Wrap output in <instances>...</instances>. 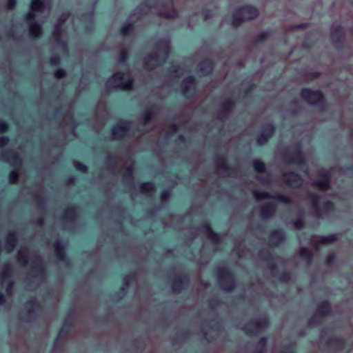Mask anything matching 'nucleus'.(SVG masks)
Wrapping results in <instances>:
<instances>
[{"mask_svg": "<svg viewBox=\"0 0 353 353\" xmlns=\"http://www.w3.org/2000/svg\"><path fill=\"white\" fill-rule=\"evenodd\" d=\"M54 247L57 258L60 261L63 260L65 258V252L61 242L59 240H56L54 243Z\"/></svg>", "mask_w": 353, "mask_h": 353, "instance_id": "b1692460", "label": "nucleus"}, {"mask_svg": "<svg viewBox=\"0 0 353 353\" xmlns=\"http://www.w3.org/2000/svg\"><path fill=\"white\" fill-rule=\"evenodd\" d=\"M282 353H294V352L290 350L286 352H282Z\"/></svg>", "mask_w": 353, "mask_h": 353, "instance_id": "0e129e2a", "label": "nucleus"}, {"mask_svg": "<svg viewBox=\"0 0 353 353\" xmlns=\"http://www.w3.org/2000/svg\"><path fill=\"white\" fill-rule=\"evenodd\" d=\"M299 254L301 256L306 259L308 261V262L310 261V259L312 256V253L306 248H301Z\"/></svg>", "mask_w": 353, "mask_h": 353, "instance_id": "473e14b6", "label": "nucleus"}, {"mask_svg": "<svg viewBox=\"0 0 353 353\" xmlns=\"http://www.w3.org/2000/svg\"><path fill=\"white\" fill-rule=\"evenodd\" d=\"M283 239L284 232L282 230H274L270 234L269 243L272 246H277Z\"/></svg>", "mask_w": 353, "mask_h": 353, "instance_id": "f3484780", "label": "nucleus"}, {"mask_svg": "<svg viewBox=\"0 0 353 353\" xmlns=\"http://www.w3.org/2000/svg\"><path fill=\"white\" fill-rule=\"evenodd\" d=\"M18 179V173L15 170H12L9 174V182L11 183H15Z\"/></svg>", "mask_w": 353, "mask_h": 353, "instance_id": "e433bc0d", "label": "nucleus"}, {"mask_svg": "<svg viewBox=\"0 0 353 353\" xmlns=\"http://www.w3.org/2000/svg\"><path fill=\"white\" fill-rule=\"evenodd\" d=\"M51 65H57L60 63V59L58 57H52L50 60Z\"/></svg>", "mask_w": 353, "mask_h": 353, "instance_id": "a18cd8bd", "label": "nucleus"}, {"mask_svg": "<svg viewBox=\"0 0 353 353\" xmlns=\"http://www.w3.org/2000/svg\"><path fill=\"white\" fill-rule=\"evenodd\" d=\"M274 132V126L272 124L265 125L261 131L257 139L259 145H264Z\"/></svg>", "mask_w": 353, "mask_h": 353, "instance_id": "f8f14e48", "label": "nucleus"}, {"mask_svg": "<svg viewBox=\"0 0 353 353\" xmlns=\"http://www.w3.org/2000/svg\"><path fill=\"white\" fill-rule=\"evenodd\" d=\"M170 192L168 190H164L161 194V199L162 201H165L170 196Z\"/></svg>", "mask_w": 353, "mask_h": 353, "instance_id": "79ce46f5", "label": "nucleus"}, {"mask_svg": "<svg viewBox=\"0 0 353 353\" xmlns=\"http://www.w3.org/2000/svg\"><path fill=\"white\" fill-rule=\"evenodd\" d=\"M8 128V125L6 122H5V121L0 122V133L6 132Z\"/></svg>", "mask_w": 353, "mask_h": 353, "instance_id": "ea45409f", "label": "nucleus"}, {"mask_svg": "<svg viewBox=\"0 0 353 353\" xmlns=\"http://www.w3.org/2000/svg\"><path fill=\"white\" fill-rule=\"evenodd\" d=\"M213 68V64L211 61L205 60L201 62L199 65V70L201 74H207L210 73Z\"/></svg>", "mask_w": 353, "mask_h": 353, "instance_id": "5701e85b", "label": "nucleus"}, {"mask_svg": "<svg viewBox=\"0 0 353 353\" xmlns=\"http://www.w3.org/2000/svg\"><path fill=\"white\" fill-rule=\"evenodd\" d=\"M352 1V3H353V0H351Z\"/></svg>", "mask_w": 353, "mask_h": 353, "instance_id": "338daca9", "label": "nucleus"}, {"mask_svg": "<svg viewBox=\"0 0 353 353\" xmlns=\"http://www.w3.org/2000/svg\"><path fill=\"white\" fill-rule=\"evenodd\" d=\"M9 139L6 137H0V148H2L8 144Z\"/></svg>", "mask_w": 353, "mask_h": 353, "instance_id": "37998d69", "label": "nucleus"}, {"mask_svg": "<svg viewBox=\"0 0 353 353\" xmlns=\"http://www.w3.org/2000/svg\"><path fill=\"white\" fill-rule=\"evenodd\" d=\"M216 172L219 174L222 175L223 176H228L230 175L229 171L228 170L227 163L225 159H218L216 162Z\"/></svg>", "mask_w": 353, "mask_h": 353, "instance_id": "6ab92c4d", "label": "nucleus"}, {"mask_svg": "<svg viewBox=\"0 0 353 353\" xmlns=\"http://www.w3.org/2000/svg\"><path fill=\"white\" fill-rule=\"evenodd\" d=\"M309 198L312 204V207L316 210L317 216L319 217L322 216L323 211H325V212H328L334 208L333 203L330 201H327L324 203L321 210L320 203L322 198L319 196L315 193H310Z\"/></svg>", "mask_w": 353, "mask_h": 353, "instance_id": "20e7f679", "label": "nucleus"}, {"mask_svg": "<svg viewBox=\"0 0 353 353\" xmlns=\"http://www.w3.org/2000/svg\"><path fill=\"white\" fill-rule=\"evenodd\" d=\"M176 130H177V127H176V125H172L171 126V132H172V133H174V132H176Z\"/></svg>", "mask_w": 353, "mask_h": 353, "instance_id": "bf43d9fd", "label": "nucleus"}, {"mask_svg": "<svg viewBox=\"0 0 353 353\" xmlns=\"http://www.w3.org/2000/svg\"><path fill=\"white\" fill-rule=\"evenodd\" d=\"M170 41L161 40L157 45L154 54L148 55L145 61V68L147 70H152L165 62L170 54Z\"/></svg>", "mask_w": 353, "mask_h": 353, "instance_id": "f257e3e1", "label": "nucleus"}, {"mask_svg": "<svg viewBox=\"0 0 353 353\" xmlns=\"http://www.w3.org/2000/svg\"><path fill=\"white\" fill-rule=\"evenodd\" d=\"M257 15L258 10L255 7L253 6H245L237 9L234 11L232 16V26L237 27L242 21L252 19Z\"/></svg>", "mask_w": 353, "mask_h": 353, "instance_id": "7ed1b4c3", "label": "nucleus"}, {"mask_svg": "<svg viewBox=\"0 0 353 353\" xmlns=\"http://www.w3.org/2000/svg\"><path fill=\"white\" fill-rule=\"evenodd\" d=\"M149 12H152L151 8H148L147 10H143V12H145V13Z\"/></svg>", "mask_w": 353, "mask_h": 353, "instance_id": "e2e57ef3", "label": "nucleus"}, {"mask_svg": "<svg viewBox=\"0 0 353 353\" xmlns=\"http://www.w3.org/2000/svg\"><path fill=\"white\" fill-rule=\"evenodd\" d=\"M253 167L258 172L263 173L265 172V164L259 160H255L253 161Z\"/></svg>", "mask_w": 353, "mask_h": 353, "instance_id": "2f4dec72", "label": "nucleus"}, {"mask_svg": "<svg viewBox=\"0 0 353 353\" xmlns=\"http://www.w3.org/2000/svg\"><path fill=\"white\" fill-rule=\"evenodd\" d=\"M154 185L150 182L142 183L140 185V190L142 193L151 196L154 192Z\"/></svg>", "mask_w": 353, "mask_h": 353, "instance_id": "a878e982", "label": "nucleus"}, {"mask_svg": "<svg viewBox=\"0 0 353 353\" xmlns=\"http://www.w3.org/2000/svg\"><path fill=\"white\" fill-rule=\"evenodd\" d=\"M132 81L130 72H118L107 81L105 85L109 90H130L132 86Z\"/></svg>", "mask_w": 353, "mask_h": 353, "instance_id": "f03ea898", "label": "nucleus"}, {"mask_svg": "<svg viewBox=\"0 0 353 353\" xmlns=\"http://www.w3.org/2000/svg\"><path fill=\"white\" fill-rule=\"evenodd\" d=\"M268 181H262V183H268Z\"/></svg>", "mask_w": 353, "mask_h": 353, "instance_id": "69168bd1", "label": "nucleus"}, {"mask_svg": "<svg viewBox=\"0 0 353 353\" xmlns=\"http://www.w3.org/2000/svg\"><path fill=\"white\" fill-rule=\"evenodd\" d=\"M65 76V71L64 70H57L54 72V77L57 79H61Z\"/></svg>", "mask_w": 353, "mask_h": 353, "instance_id": "4c0bfd02", "label": "nucleus"}, {"mask_svg": "<svg viewBox=\"0 0 353 353\" xmlns=\"http://www.w3.org/2000/svg\"><path fill=\"white\" fill-rule=\"evenodd\" d=\"M1 159L3 161H8V159H5V158H4V157H3V155H1Z\"/></svg>", "mask_w": 353, "mask_h": 353, "instance_id": "680f3d73", "label": "nucleus"}, {"mask_svg": "<svg viewBox=\"0 0 353 353\" xmlns=\"http://www.w3.org/2000/svg\"><path fill=\"white\" fill-rule=\"evenodd\" d=\"M330 170L321 169L319 170V179L315 181L316 185L321 190H326L330 185Z\"/></svg>", "mask_w": 353, "mask_h": 353, "instance_id": "9b49d317", "label": "nucleus"}, {"mask_svg": "<svg viewBox=\"0 0 353 353\" xmlns=\"http://www.w3.org/2000/svg\"><path fill=\"white\" fill-rule=\"evenodd\" d=\"M276 212V206L273 202H270L264 205L261 210V218L263 219H269Z\"/></svg>", "mask_w": 353, "mask_h": 353, "instance_id": "dca6fc26", "label": "nucleus"}, {"mask_svg": "<svg viewBox=\"0 0 353 353\" xmlns=\"http://www.w3.org/2000/svg\"><path fill=\"white\" fill-rule=\"evenodd\" d=\"M231 108H232V103H231V102H230V101H228V102H227V103H225V108H225V110L226 111H230V109H231Z\"/></svg>", "mask_w": 353, "mask_h": 353, "instance_id": "5fc2aeb1", "label": "nucleus"}, {"mask_svg": "<svg viewBox=\"0 0 353 353\" xmlns=\"http://www.w3.org/2000/svg\"><path fill=\"white\" fill-rule=\"evenodd\" d=\"M66 325H67V320L65 321V322L63 323V327H61L60 332H59V334L57 335L55 343H57L63 337V332H64V328Z\"/></svg>", "mask_w": 353, "mask_h": 353, "instance_id": "58836bf2", "label": "nucleus"}, {"mask_svg": "<svg viewBox=\"0 0 353 353\" xmlns=\"http://www.w3.org/2000/svg\"><path fill=\"white\" fill-rule=\"evenodd\" d=\"M283 181L286 185L293 188L299 187L303 183V179L301 177L294 172L284 174L283 176Z\"/></svg>", "mask_w": 353, "mask_h": 353, "instance_id": "9d476101", "label": "nucleus"}, {"mask_svg": "<svg viewBox=\"0 0 353 353\" xmlns=\"http://www.w3.org/2000/svg\"><path fill=\"white\" fill-rule=\"evenodd\" d=\"M203 14L205 20L208 19L210 17L208 10L204 11Z\"/></svg>", "mask_w": 353, "mask_h": 353, "instance_id": "13d9d810", "label": "nucleus"}, {"mask_svg": "<svg viewBox=\"0 0 353 353\" xmlns=\"http://www.w3.org/2000/svg\"><path fill=\"white\" fill-rule=\"evenodd\" d=\"M151 113L150 112H147L144 119H143V123L144 125H145L151 119Z\"/></svg>", "mask_w": 353, "mask_h": 353, "instance_id": "09e8293b", "label": "nucleus"}, {"mask_svg": "<svg viewBox=\"0 0 353 353\" xmlns=\"http://www.w3.org/2000/svg\"><path fill=\"white\" fill-rule=\"evenodd\" d=\"M267 325L268 321L264 319L261 321L252 322L250 324L245 325L243 330L248 335H254Z\"/></svg>", "mask_w": 353, "mask_h": 353, "instance_id": "ddd939ff", "label": "nucleus"}, {"mask_svg": "<svg viewBox=\"0 0 353 353\" xmlns=\"http://www.w3.org/2000/svg\"><path fill=\"white\" fill-rule=\"evenodd\" d=\"M50 6V0H32L30 3L31 11L26 14V19L29 20L34 18V12H43L46 9H49Z\"/></svg>", "mask_w": 353, "mask_h": 353, "instance_id": "0eeeda50", "label": "nucleus"}, {"mask_svg": "<svg viewBox=\"0 0 353 353\" xmlns=\"http://www.w3.org/2000/svg\"><path fill=\"white\" fill-rule=\"evenodd\" d=\"M17 244V237L14 232H9L7 236L5 249L7 252H11Z\"/></svg>", "mask_w": 353, "mask_h": 353, "instance_id": "aec40b11", "label": "nucleus"}, {"mask_svg": "<svg viewBox=\"0 0 353 353\" xmlns=\"http://www.w3.org/2000/svg\"><path fill=\"white\" fill-rule=\"evenodd\" d=\"M74 165L75 168L79 171H81L82 172H87V167L80 162L75 161Z\"/></svg>", "mask_w": 353, "mask_h": 353, "instance_id": "c9c22d12", "label": "nucleus"}, {"mask_svg": "<svg viewBox=\"0 0 353 353\" xmlns=\"http://www.w3.org/2000/svg\"><path fill=\"white\" fill-rule=\"evenodd\" d=\"M29 250L26 247H21L17 253V260L22 265H26L28 263Z\"/></svg>", "mask_w": 353, "mask_h": 353, "instance_id": "412c9836", "label": "nucleus"}, {"mask_svg": "<svg viewBox=\"0 0 353 353\" xmlns=\"http://www.w3.org/2000/svg\"><path fill=\"white\" fill-rule=\"evenodd\" d=\"M181 285H182L181 282L172 285V288L173 291L179 292L181 290Z\"/></svg>", "mask_w": 353, "mask_h": 353, "instance_id": "8fccbe9b", "label": "nucleus"}, {"mask_svg": "<svg viewBox=\"0 0 353 353\" xmlns=\"http://www.w3.org/2000/svg\"><path fill=\"white\" fill-rule=\"evenodd\" d=\"M205 233L206 236L211 239L214 243H218L219 241V236L217 233L214 232L209 225H205Z\"/></svg>", "mask_w": 353, "mask_h": 353, "instance_id": "bb28decb", "label": "nucleus"}, {"mask_svg": "<svg viewBox=\"0 0 353 353\" xmlns=\"http://www.w3.org/2000/svg\"><path fill=\"white\" fill-rule=\"evenodd\" d=\"M132 123L127 121H119L112 129V136L114 139H120L125 137L130 128Z\"/></svg>", "mask_w": 353, "mask_h": 353, "instance_id": "6e6552de", "label": "nucleus"}, {"mask_svg": "<svg viewBox=\"0 0 353 353\" xmlns=\"http://www.w3.org/2000/svg\"><path fill=\"white\" fill-rule=\"evenodd\" d=\"M68 17V14H63L59 19L58 20L57 23L54 26V28L53 29L52 34L54 38L59 41L61 34V26L62 24L66 21L67 18Z\"/></svg>", "mask_w": 353, "mask_h": 353, "instance_id": "a211bd4d", "label": "nucleus"}, {"mask_svg": "<svg viewBox=\"0 0 353 353\" xmlns=\"http://www.w3.org/2000/svg\"><path fill=\"white\" fill-rule=\"evenodd\" d=\"M5 301V296L3 293L0 292V304L3 303Z\"/></svg>", "mask_w": 353, "mask_h": 353, "instance_id": "6e6d98bb", "label": "nucleus"}, {"mask_svg": "<svg viewBox=\"0 0 353 353\" xmlns=\"http://www.w3.org/2000/svg\"><path fill=\"white\" fill-rule=\"evenodd\" d=\"M16 4V0H8L7 2L6 8L8 10L12 9Z\"/></svg>", "mask_w": 353, "mask_h": 353, "instance_id": "49530a36", "label": "nucleus"}, {"mask_svg": "<svg viewBox=\"0 0 353 353\" xmlns=\"http://www.w3.org/2000/svg\"><path fill=\"white\" fill-rule=\"evenodd\" d=\"M253 196L256 201H261L264 199H274V201L281 202L283 204H289L290 199L283 195L281 194H271L269 192L265 191H260L258 190H254L252 191Z\"/></svg>", "mask_w": 353, "mask_h": 353, "instance_id": "39448f33", "label": "nucleus"}, {"mask_svg": "<svg viewBox=\"0 0 353 353\" xmlns=\"http://www.w3.org/2000/svg\"><path fill=\"white\" fill-rule=\"evenodd\" d=\"M268 32H263L260 33L258 36V40L259 41L263 40L268 36Z\"/></svg>", "mask_w": 353, "mask_h": 353, "instance_id": "3c124183", "label": "nucleus"}, {"mask_svg": "<svg viewBox=\"0 0 353 353\" xmlns=\"http://www.w3.org/2000/svg\"><path fill=\"white\" fill-rule=\"evenodd\" d=\"M304 158L301 154V152H299L297 155L294 158H290L288 159V162L290 163H295L297 165H303L304 163Z\"/></svg>", "mask_w": 353, "mask_h": 353, "instance_id": "7c9ffc66", "label": "nucleus"}, {"mask_svg": "<svg viewBox=\"0 0 353 353\" xmlns=\"http://www.w3.org/2000/svg\"><path fill=\"white\" fill-rule=\"evenodd\" d=\"M301 97L307 103L311 105H319L323 101V96L320 91H313L307 88L302 90Z\"/></svg>", "mask_w": 353, "mask_h": 353, "instance_id": "423d86ee", "label": "nucleus"}, {"mask_svg": "<svg viewBox=\"0 0 353 353\" xmlns=\"http://www.w3.org/2000/svg\"><path fill=\"white\" fill-rule=\"evenodd\" d=\"M132 173H133V168L132 167H129L125 170V174L126 176H128L131 179H132Z\"/></svg>", "mask_w": 353, "mask_h": 353, "instance_id": "de8ad7c7", "label": "nucleus"}, {"mask_svg": "<svg viewBox=\"0 0 353 353\" xmlns=\"http://www.w3.org/2000/svg\"><path fill=\"white\" fill-rule=\"evenodd\" d=\"M159 14L165 18H174L177 16V12L172 7L169 8L168 10H161L159 12Z\"/></svg>", "mask_w": 353, "mask_h": 353, "instance_id": "c85d7f7f", "label": "nucleus"}, {"mask_svg": "<svg viewBox=\"0 0 353 353\" xmlns=\"http://www.w3.org/2000/svg\"><path fill=\"white\" fill-rule=\"evenodd\" d=\"M10 276V270L8 268H5L0 273V281L1 283H3L6 279Z\"/></svg>", "mask_w": 353, "mask_h": 353, "instance_id": "f704fd0d", "label": "nucleus"}, {"mask_svg": "<svg viewBox=\"0 0 353 353\" xmlns=\"http://www.w3.org/2000/svg\"><path fill=\"white\" fill-rule=\"evenodd\" d=\"M216 277L218 280V283L220 285V286L225 291L230 292L234 290V284L232 283L230 285H226L223 283V279H231L232 275L230 272V271L223 267L219 268L216 270Z\"/></svg>", "mask_w": 353, "mask_h": 353, "instance_id": "1a4fd4ad", "label": "nucleus"}, {"mask_svg": "<svg viewBox=\"0 0 353 353\" xmlns=\"http://www.w3.org/2000/svg\"><path fill=\"white\" fill-rule=\"evenodd\" d=\"M127 59H128V53L124 50H123L121 53V57H120L119 61L122 63H125V61L127 60Z\"/></svg>", "mask_w": 353, "mask_h": 353, "instance_id": "a19ab883", "label": "nucleus"}, {"mask_svg": "<svg viewBox=\"0 0 353 353\" xmlns=\"http://www.w3.org/2000/svg\"><path fill=\"white\" fill-rule=\"evenodd\" d=\"M132 30L131 24H125L121 28V34L123 36H126Z\"/></svg>", "mask_w": 353, "mask_h": 353, "instance_id": "72a5a7b5", "label": "nucleus"}, {"mask_svg": "<svg viewBox=\"0 0 353 353\" xmlns=\"http://www.w3.org/2000/svg\"><path fill=\"white\" fill-rule=\"evenodd\" d=\"M194 77L190 76L185 77L181 83V88L184 94H186L192 88L194 87Z\"/></svg>", "mask_w": 353, "mask_h": 353, "instance_id": "4be33fe9", "label": "nucleus"}, {"mask_svg": "<svg viewBox=\"0 0 353 353\" xmlns=\"http://www.w3.org/2000/svg\"><path fill=\"white\" fill-rule=\"evenodd\" d=\"M304 223L303 221L299 219L294 223V225L296 229H300L303 226Z\"/></svg>", "mask_w": 353, "mask_h": 353, "instance_id": "c03bdc74", "label": "nucleus"}, {"mask_svg": "<svg viewBox=\"0 0 353 353\" xmlns=\"http://www.w3.org/2000/svg\"><path fill=\"white\" fill-rule=\"evenodd\" d=\"M12 285H13V283L12 282H10L8 283L7 289H6L7 292H8L9 291H10L12 290Z\"/></svg>", "mask_w": 353, "mask_h": 353, "instance_id": "4d7b16f0", "label": "nucleus"}, {"mask_svg": "<svg viewBox=\"0 0 353 353\" xmlns=\"http://www.w3.org/2000/svg\"><path fill=\"white\" fill-rule=\"evenodd\" d=\"M334 259V254L329 255L327 259V261H326V264L327 265H330L332 263Z\"/></svg>", "mask_w": 353, "mask_h": 353, "instance_id": "864d4df0", "label": "nucleus"}, {"mask_svg": "<svg viewBox=\"0 0 353 353\" xmlns=\"http://www.w3.org/2000/svg\"><path fill=\"white\" fill-rule=\"evenodd\" d=\"M144 6H145V4L144 3H141V7L139 9H140L141 10H143Z\"/></svg>", "mask_w": 353, "mask_h": 353, "instance_id": "052dcab7", "label": "nucleus"}, {"mask_svg": "<svg viewBox=\"0 0 353 353\" xmlns=\"http://www.w3.org/2000/svg\"><path fill=\"white\" fill-rule=\"evenodd\" d=\"M41 32V26L37 22H32L29 26V33L31 37H39Z\"/></svg>", "mask_w": 353, "mask_h": 353, "instance_id": "393cba45", "label": "nucleus"}, {"mask_svg": "<svg viewBox=\"0 0 353 353\" xmlns=\"http://www.w3.org/2000/svg\"><path fill=\"white\" fill-rule=\"evenodd\" d=\"M266 343H267V339L263 337V338H261L259 341V345H261L263 347H264L266 345Z\"/></svg>", "mask_w": 353, "mask_h": 353, "instance_id": "603ef678", "label": "nucleus"}, {"mask_svg": "<svg viewBox=\"0 0 353 353\" xmlns=\"http://www.w3.org/2000/svg\"><path fill=\"white\" fill-rule=\"evenodd\" d=\"M337 239L336 234H330L327 236H312L311 242L315 245L329 244Z\"/></svg>", "mask_w": 353, "mask_h": 353, "instance_id": "4468645a", "label": "nucleus"}, {"mask_svg": "<svg viewBox=\"0 0 353 353\" xmlns=\"http://www.w3.org/2000/svg\"><path fill=\"white\" fill-rule=\"evenodd\" d=\"M330 306L328 302L322 303L317 308V313L321 315H327L330 312Z\"/></svg>", "mask_w": 353, "mask_h": 353, "instance_id": "cd10ccee", "label": "nucleus"}, {"mask_svg": "<svg viewBox=\"0 0 353 353\" xmlns=\"http://www.w3.org/2000/svg\"><path fill=\"white\" fill-rule=\"evenodd\" d=\"M134 279V276L128 275L123 278V285L121 287V290L125 294L129 288L130 281Z\"/></svg>", "mask_w": 353, "mask_h": 353, "instance_id": "c756f323", "label": "nucleus"}, {"mask_svg": "<svg viewBox=\"0 0 353 353\" xmlns=\"http://www.w3.org/2000/svg\"><path fill=\"white\" fill-rule=\"evenodd\" d=\"M344 37V30L343 28L338 25L333 24L331 27V37L332 41L334 43L340 41L341 39Z\"/></svg>", "mask_w": 353, "mask_h": 353, "instance_id": "2eb2a0df", "label": "nucleus"}]
</instances>
